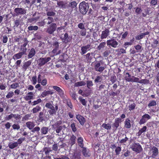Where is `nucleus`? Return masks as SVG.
<instances>
[{"label": "nucleus", "instance_id": "a18cd8bd", "mask_svg": "<svg viewBox=\"0 0 159 159\" xmlns=\"http://www.w3.org/2000/svg\"><path fill=\"white\" fill-rule=\"evenodd\" d=\"M102 126L105 129L107 130L110 129L111 128V126L110 124L108 123L107 124L105 123H103Z\"/></svg>", "mask_w": 159, "mask_h": 159}, {"label": "nucleus", "instance_id": "603ef678", "mask_svg": "<svg viewBox=\"0 0 159 159\" xmlns=\"http://www.w3.org/2000/svg\"><path fill=\"white\" fill-rule=\"evenodd\" d=\"M47 16L48 17L54 16L56 15V13L53 11H48L46 13Z\"/></svg>", "mask_w": 159, "mask_h": 159}, {"label": "nucleus", "instance_id": "f704fd0d", "mask_svg": "<svg viewBox=\"0 0 159 159\" xmlns=\"http://www.w3.org/2000/svg\"><path fill=\"white\" fill-rule=\"evenodd\" d=\"M21 117V116L19 114H13V118L15 119L16 122H20Z\"/></svg>", "mask_w": 159, "mask_h": 159}, {"label": "nucleus", "instance_id": "774afa93", "mask_svg": "<svg viewBox=\"0 0 159 159\" xmlns=\"http://www.w3.org/2000/svg\"><path fill=\"white\" fill-rule=\"evenodd\" d=\"M8 37L7 35H5L3 36V38L2 39V41L4 43H6L8 40Z\"/></svg>", "mask_w": 159, "mask_h": 159}, {"label": "nucleus", "instance_id": "338daca9", "mask_svg": "<svg viewBox=\"0 0 159 159\" xmlns=\"http://www.w3.org/2000/svg\"><path fill=\"white\" fill-rule=\"evenodd\" d=\"M136 105L134 103L131 104L129 106V110L130 111L133 110L134 109Z\"/></svg>", "mask_w": 159, "mask_h": 159}, {"label": "nucleus", "instance_id": "de8ad7c7", "mask_svg": "<svg viewBox=\"0 0 159 159\" xmlns=\"http://www.w3.org/2000/svg\"><path fill=\"white\" fill-rule=\"evenodd\" d=\"M106 44L105 42H102L100 43L97 47L98 49L100 50L102 48H103L105 47Z\"/></svg>", "mask_w": 159, "mask_h": 159}, {"label": "nucleus", "instance_id": "a19ab883", "mask_svg": "<svg viewBox=\"0 0 159 159\" xmlns=\"http://www.w3.org/2000/svg\"><path fill=\"white\" fill-rule=\"evenodd\" d=\"M86 83L83 81H80L75 83L74 84L75 87H79L85 85Z\"/></svg>", "mask_w": 159, "mask_h": 159}, {"label": "nucleus", "instance_id": "b1692460", "mask_svg": "<svg viewBox=\"0 0 159 159\" xmlns=\"http://www.w3.org/2000/svg\"><path fill=\"white\" fill-rule=\"evenodd\" d=\"M149 34V32L148 31L142 33L139 35L136 36L135 37V39L137 40H140L142 39L145 36L148 35Z\"/></svg>", "mask_w": 159, "mask_h": 159}, {"label": "nucleus", "instance_id": "aec40b11", "mask_svg": "<svg viewBox=\"0 0 159 159\" xmlns=\"http://www.w3.org/2000/svg\"><path fill=\"white\" fill-rule=\"evenodd\" d=\"M76 137L74 134H72L70 136V138L69 142V144L71 146L74 145L76 141Z\"/></svg>", "mask_w": 159, "mask_h": 159}, {"label": "nucleus", "instance_id": "a878e982", "mask_svg": "<svg viewBox=\"0 0 159 159\" xmlns=\"http://www.w3.org/2000/svg\"><path fill=\"white\" fill-rule=\"evenodd\" d=\"M77 3L76 2L73 1L69 2L68 5H67V8H70L71 9H73L77 6Z\"/></svg>", "mask_w": 159, "mask_h": 159}, {"label": "nucleus", "instance_id": "680f3d73", "mask_svg": "<svg viewBox=\"0 0 159 159\" xmlns=\"http://www.w3.org/2000/svg\"><path fill=\"white\" fill-rule=\"evenodd\" d=\"M142 117L144 119H146L147 121L150 119L151 118V117L150 116L147 114H146L144 115H143Z\"/></svg>", "mask_w": 159, "mask_h": 159}, {"label": "nucleus", "instance_id": "dca6fc26", "mask_svg": "<svg viewBox=\"0 0 159 159\" xmlns=\"http://www.w3.org/2000/svg\"><path fill=\"white\" fill-rule=\"evenodd\" d=\"M82 148H83L82 152L84 156L85 157H89L91 156V153L89 149L84 147Z\"/></svg>", "mask_w": 159, "mask_h": 159}, {"label": "nucleus", "instance_id": "6e6552de", "mask_svg": "<svg viewBox=\"0 0 159 159\" xmlns=\"http://www.w3.org/2000/svg\"><path fill=\"white\" fill-rule=\"evenodd\" d=\"M107 46L116 48L117 47L118 43L114 39H111L108 40L107 41Z\"/></svg>", "mask_w": 159, "mask_h": 159}, {"label": "nucleus", "instance_id": "1a4fd4ad", "mask_svg": "<svg viewBox=\"0 0 159 159\" xmlns=\"http://www.w3.org/2000/svg\"><path fill=\"white\" fill-rule=\"evenodd\" d=\"M125 80L126 81L134 82L137 81V77L134 76H131L128 72H126L125 73Z\"/></svg>", "mask_w": 159, "mask_h": 159}, {"label": "nucleus", "instance_id": "4be33fe9", "mask_svg": "<svg viewBox=\"0 0 159 159\" xmlns=\"http://www.w3.org/2000/svg\"><path fill=\"white\" fill-rule=\"evenodd\" d=\"M32 63L31 60H29L25 62L22 66V68L24 71H26L29 66L31 65Z\"/></svg>", "mask_w": 159, "mask_h": 159}, {"label": "nucleus", "instance_id": "c85d7f7f", "mask_svg": "<svg viewBox=\"0 0 159 159\" xmlns=\"http://www.w3.org/2000/svg\"><path fill=\"white\" fill-rule=\"evenodd\" d=\"M24 55L21 52H19V53L15 54L13 57V58L14 59H17L21 58L23 55Z\"/></svg>", "mask_w": 159, "mask_h": 159}, {"label": "nucleus", "instance_id": "f3484780", "mask_svg": "<svg viewBox=\"0 0 159 159\" xmlns=\"http://www.w3.org/2000/svg\"><path fill=\"white\" fill-rule=\"evenodd\" d=\"M110 32L108 29H106L102 31L101 36V39H106L109 35Z\"/></svg>", "mask_w": 159, "mask_h": 159}, {"label": "nucleus", "instance_id": "e433bc0d", "mask_svg": "<svg viewBox=\"0 0 159 159\" xmlns=\"http://www.w3.org/2000/svg\"><path fill=\"white\" fill-rule=\"evenodd\" d=\"M80 154L78 152H74L71 159H81Z\"/></svg>", "mask_w": 159, "mask_h": 159}, {"label": "nucleus", "instance_id": "20e7f679", "mask_svg": "<svg viewBox=\"0 0 159 159\" xmlns=\"http://www.w3.org/2000/svg\"><path fill=\"white\" fill-rule=\"evenodd\" d=\"M103 62L101 60L96 61L94 64V68L95 70L97 72H102L104 70L105 68L102 66Z\"/></svg>", "mask_w": 159, "mask_h": 159}, {"label": "nucleus", "instance_id": "cd10ccee", "mask_svg": "<svg viewBox=\"0 0 159 159\" xmlns=\"http://www.w3.org/2000/svg\"><path fill=\"white\" fill-rule=\"evenodd\" d=\"M27 45L26 43H24L20 46V49L21 52L23 53L24 54H25L27 50V48H26Z\"/></svg>", "mask_w": 159, "mask_h": 159}, {"label": "nucleus", "instance_id": "4468645a", "mask_svg": "<svg viewBox=\"0 0 159 159\" xmlns=\"http://www.w3.org/2000/svg\"><path fill=\"white\" fill-rule=\"evenodd\" d=\"M52 88L56 90L58 93V94L61 98L63 97L64 96V93L63 91L59 87L53 86Z\"/></svg>", "mask_w": 159, "mask_h": 159}, {"label": "nucleus", "instance_id": "2eb2a0df", "mask_svg": "<svg viewBox=\"0 0 159 159\" xmlns=\"http://www.w3.org/2000/svg\"><path fill=\"white\" fill-rule=\"evenodd\" d=\"M76 118L79 122L80 124L82 125H84L86 121L85 118L82 115L78 114L76 116Z\"/></svg>", "mask_w": 159, "mask_h": 159}, {"label": "nucleus", "instance_id": "13d9d810", "mask_svg": "<svg viewBox=\"0 0 159 159\" xmlns=\"http://www.w3.org/2000/svg\"><path fill=\"white\" fill-rule=\"evenodd\" d=\"M80 101L81 102L82 105L84 106H86L87 102L84 99H82V98H79Z\"/></svg>", "mask_w": 159, "mask_h": 159}, {"label": "nucleus", "instance_id": "39448f33", "mask_svg": "<svg viewBox=\"0 0 159 159\" xmlns=\"http://www.w3.org/2000/svg\"><path fill=\"white\" fill-rule=\"evenodd\" d=\"M132 150L137 153H140L142 150L143 149L139 143H134L131 145Z\"/></svg>", "mask_w": 159, "mask_h": 159}, {"label": "nucleus", "instance_id": "7ed1b4c3", "mask_svg": "<svg viewBox=\"0 0 159 159\" xmlns=\"http://www.w3.org/2000/svg\"><path fill=\"white\" fill-rule=\"evenodd\" d=\"M52 45L53 49L52 51V53L53 54V56L60 54L61 53V51L59 49V42L55 41L53 42Z\"/></svg>", "mask_w": 159, "mask_h": 159}, {"label": "nucleus", "instance_id": "f257e3e1", "mask_svg": "<svg viewBox=\"0 0 159 159\" xmlns=\"http://www.w3.org/2000/svg\"><path fill=\"white\" fill-rule=\"evenodd\" d=\"M45 107L48 109V111L49 115L51 116L56 115L57 111L58 109V106L57 105H56L55 107H54L52 103L49 102L46 104Z\"/></svg>", "mask_w": 159, "mask_h": 159}, {"label": "nucleus", "instance_id": "473e14b6", "mask_svg": "<svg viewBox=\"0 0 159 159\" xmlns=\"http://www.w3.org/2000/svg\"><path fill=\"white\" fill-rule=\"evenodd\" d=\"M147 129V127L146 126H143L142 128L139 130L137 133V135L140 136L143 133L146 131Z\"/></svg>", "mask_w": 159, "mask_h": 159}, {"label": "nucleus", "instance_id": "f03ea898", "mask_svg": "<svg viewBox=\"0 0 159 159\" xmlns=\"http://www.w3.org/2000/svg\"><path fill=\"white\" fill-rule=\"evenodd\" d=\"M80 11L82 15H85L89 8V4L84 1L80 3L79 5Z\"/></svg>", "mask_w": 159, "mask_h": 159}, {"label": "nucleus", "instance_id": "6e6d98bb", "mask_svg": "<svg viewBox=\"0 0 159 159\" xmlns=\"http://www.w3.org/2000/svg\"><path fill=\"white\" fill-rule=\"evenodd\" d=\"M19 84L17 83H13L12 84H11L10 85V88L13 89H16L17 87H19Z\"/></svg>", "mask_w": 159, "mask_h": 159}, {"label": "nucleus", "instance_id": "a211bd4d", "mask_svg": "<svg viewBox=\"0 0 159 159\" xmlns=\"http://www.w3.org/2000/svg\"><path fill=\"white\" fill-rule=\"evenodd\" d=\"M67 3L63 1H57V5L59 7L64 9L67 8Z\"/></svg>", "mask_w": 159, "mask_h": 159}, {"label": "nucleus", "instance_id": "423d86ee", "mask_svg": "<svg viewBox=\"0 0 159 159\" xmlns=\"http://www.w3.org/2000/svg\"><path fill=\"white\" fill-rule=\"evenodd\" d=\"M51 60L50 57H41L38 61V65L40 67L44 65L46 63L49 61Z\"/></svg>", "mask_w": 159, "mask_h": 159}, {"label": "nucleus", "instance_id": "49530a36", "mask_svg": "<svg viewBox=\"0 0 159 159\" xmlns=\"http://www.w3.org/2000/svg\"><path fill=\"white\" fill-rule=\"evenodd\" d=\"M52 151L50 148L45 147L43 149V151L46 155H49V153Z\"/></svg>", "mask_w": 159, "mask_h": 159}, {"label": "nucleus", "instance_id": "6ab92c4d", "mask_svg": "<svg viewBox=\"0 0 159 159\" xmlns=\"http://www.w3.org/2000/svg\"><path fill=\"white\" fill-rule=\"evenodd\" d=\"M61 39L64 43H67L70 41L71 39V38L69 36V35L67 33H66L64 34V37L62 38Z\"/></svg>", "mask_w": 159, "mask_h": 159}, {"label": "nucleus", "instance_id": "58836bf2", "mask_svg": "<svg viewBox=\"0 0 159 159\" xmlns=\"http://www.w3.org/2000/svg\"><path fill=\"white\" fill-rule=\"evenodd\" d=\"M87 87L89 89H91L92 88L93 84L92 80H88L86 81Z\"/></svg>", "mask_w": 159, "mask_h": 159}, {"label": "nucleus", "instance_id": "4c0bfd02", "mask_svg": "<svg viewBox=\"0 0 159 159\" xmlns=\"http://www.w3.org/2000/svg\"><path fill=\"white\" fill-rule=\"evenodd\" d=\"M83 138L81 137H79L77 139V142L78 144L80 147H84V144L83 143Z\"/></svg>", "mask_w": 159, "mask_h": 159}, {"label": "nucleus", "instance_id": "c9c22d12", "mask_svg": "<svg viewBox=\"0 0 159 159\" xmlns=\"http://www.w3.org/2000/svg\"><path fill=\"white\" fill-rule=\"evenodd\" d=\"M41 108V107L39 106H37L33 108L32 111L33 114L36 113L40 111Z\"/></svg>", "mask_w": 159, "mask_h": 159}, {"label": "nucleus", "instance_id": "052dcab7", "mask_svg": "<svg viewBox=\"0 0 159 159\" xmlns=\"http://www.w3.org/2000/svg\"><path fill=\"white\" fill-rule=\"evenodd\" d=\"M80 34L81 36H84L86 35V30L85 29H81L80 31Z\"/></svg>", "mask_w": 159, "mask_h": 159}, {"label": "nucleus", "instance_id": "bf43d9fd", "mask_svg": "<svg viewBox=\"0 0 159 159\" xmlns=\"http://www.w3.org/2000/svg\"><path fill=\"white\" fill-rule=\"evenodd\" d=\"M147 122V120L144 119L143 118L142 116L141 118L140 119V120L139 122V124L140 125H141Z\"/></svg>", "mask_w": 159, "mask_h": 159}, {"label": "nucleus", "instance_id": "79ce46f5", "mask_svg": "<svg viewBox=\"0 0 159 159\" xmlns=\"http://www.w3.org/2000/svg\"><path fill=\"white\" fill-rule=\"evenodd\" d=\"M102 80V77L101 76H97L94 80V82L95 84L101 82Z\"/></svg>", "mask_w": 159, "mask_h": 159}, {"label": "nucleus", "instance_id": "69168bd1", "mask_svg": "<svg viewBox=\"0 0 159 159\" xmlns=\"http://www.w3.org/2000/svg\"><path fill=\"white\" fill-rule=\"evenodd\" d=\"M62 126L57 127V128H54V129L55 130L57 133H59L62 129Z\"/></svg>", "mask_w": 159, "mask_h": 159}, {"label": "nucleus", "instance_id": "3c124183", "mask_svg": "<svg viewBox=\"0 0 159 159\" xmlns=\"http://www.w3.org/2000/svg\"><path fill=\"white\" fill-rule=\"evenodd\" d=\"M70 127L71 128L72 131L74 133L75 132L77 131V128L74 123H72L71 124Z\"/></svg>", "mask_w": 159, "mask_h": 159}, {"label": "nucleus", "instance_id": "9b49d317", "mask_svg": "<svg viewBox=\"0 0 159 159\" xmlns=\"http://www.w3.org/2000/svg\"><path fill=\"white\" fill-rule=\"evenodd\" d=\"M14 12L16 13V16L24 15L25 14L26 12L25 10L21 7L15 8L14 9Z\"/></svg>", "mask_w": 159, "mask_h": 159}, {"label": "nucleus", "instance_id": "0eeeda50", "mask_svg": "<svg viewBox=\"0 0 159 159\" xmlns=\"http://www.w3.org/2000/svg\"><path fill=\"white\" fill-rule=\"evenodd\" d=\"M57 25L54 23H52L50 25L47 29L46 32L50 34H53L57 28Z\"/></svg>", "mask_w": 159, "mask_h": 159}, {"label": "nucleus", "instance_id": "864d4df0", "mask_svg": "<svg viewBox=\"0 0 159 159\" xmlns=\"http://www.w3.org/2000/svg\"><path fill=\"white\" fill-rule=\"evenodd\" d=\"M28 29L29 30H36L38 29V27L37 26H30L28 27Z\"/></svg>", "mask_w": 159, "mask_h": 159}, {"label": "nucleus", "instance_id": "37998d69", "mask_svg": "<svg viewBox=\"0 0 159 159\" xmlns=\"http://www.w3.org/2000/svg\"><path fill=\"white\" fill-rule=\"evenodd\" d=\"M48 128L46 127H43L41 129V132L43 134H46L48 133Z\"/></svg>", "mask_w": 159, "mask_h": 159}, {"label": "nucleus", "instance_id": "8fccbe9b", "mask_svg": "<svg viewBox=\"0 0 159 159\" xmlns=\"http://www.w3.org/2000/svg\"><path fill=\"white\" fill-rule=\"evenodd\" d=\"M41 102L42 100L41 99H38L37 100L34 101L33 102H32L31 103V105L32 106L36 105Z\"/></svg>", "mask_w": 159, "mask_h": 159}, {"label": "nucleus", "instance_id": "09e8293b", "mask_svg": "<svg viewBox=\"0 0 159 159\" xmlns=\"http://www.w3.org/2000/svg\"><path fill=\"white\" fill-rule=\"evenodd\" d=\"M156 105V101L154 100H152L150 102L148 105V106L149 107H151L155 106Z\"/></svg>", "mask_w": 159, "mask_h": 159}, {"label": "nucleus", "instance_id": "7c9ffc66", "mask_svg": "<svg viewBox=\"0 0 159 159\" xmlns=\"http://www.w3.org/2000/svg\"><path fill=\"white\" fill-rule=\"evenodd\" d=\"M137 81H135V82H137L140 84H148L149 83V80L147 79H142L139 80V78L137 77Z\"/></svg>", "mask_w": 159, "mask_h": 159}, {"label": "nucleus", "instance_id": "5fc2aeb1", "mask_svg": "<svg viewBox=\"0 0 159 159\" xmlns=\"http://www.w3.org/2000/svg\"><path fill=\"white\" fill-rule=\"evenodd\" d=\"M14 95V92L12 91H10L8 92V93L6 96L7 98H9L12 97Z\"/></svg>", "mask_w": 159, "mask_h": 159}, {"label": "nucleus", "instance_id": "72a5a7b5", "mask_svg": "<svg viewBox=\"0 0 159 159\" xmlns=\"http://www.w3.org/2000/svg\"><path fill=\"white\" fill-rule=\"evenodd\" d=\"M28 94L30 95H28L26 96L25 97H24V99L26 101H28L29 100H30L33 98V93L32 92H30L28 93Z\"/></svg>", "mask_w": 159, "mask_h": 159}, {"label": "nucleus", "instance_id": "9d476101", "mask_svg": "<svg viewBox=\"0 0 159 159\" xmlns=\"http://www.w3.org/2000/svg\"><path fill=\"white\" fill-rule=\"evenodd\" d=\"M121 118H116L114 122L112 124V127L114 131L116 130L118 127L120 126V124L121 122Z\"/></svg>", "mask_w": 159, "mask_h": 159}, {"label": "nucleus", "instance_id": "c756f323", "mask_svg": "<svg viewBox=\"0 0 159 159\" xmlns=\"http://www.w3.org/2000/svg\"><path fill=\"white\" fill-rule=\"evenodd\" d=\"M124 127L127 129L130 128L131 127L130 120L129 118H127L125 121Z\"/></svg>", "mask_w": 159, "mask_h": 159}, {"label": "nucleus", "instance_id": "ea45409f", "mask_svg": "<svg viewBox=\"0 0 159 159\" xmlns=\"http://www.w3.org/2000/svg\"><path fill=\"white\" fill-rule=\"evenodd\" d=\"M44 114L43 112H40L38 116L39 120V122H42L44 120Z\"/></svg>", "mask_w": 159, "mask_h": 159}, {"label": "nucleus", "instance_id": "5701e85b", "mask_svg": "<svg viewBox=\"0 0 159 159\" xmlns=\"http://www.w3.org/2000/svg\"><path fill=\"white\" fill-rule=\"evenodd\" d=\"M36 54V51L34 48H32L30 49L28 55V59H30L33 57Z\"/></svg>", "mask_w": 159, "mask_h": 159}, {"label": "nucleus", "instance_id": "e2e57ef3", "mask_svg": "<svg viewBox=\"0 0 159 159\" xmlns=\"http://www.w3.org/2000/svg\"><path fill=\"white\" fill-rule=\"evenodd\" d=\"M142 11L141 7H137L135 10V12L136 13L137 15H139L140 14L141 12Z\"/></svg>", "mask_w": 159, "mask_h": 159}, {"label": "nucleus", "instance_id": "393cba45", "mask_svg": "<svg viewBox=\"0 0 159 159\" xmlns=\"http://www.w3.org/2000/svg\"><path fill=\"white\" fill-rule=\"evenodd\" d=\"M26 125L27 127L30 130L32 129L35 126V124L34 122H27L26 123Z\"/></svg>", "mask_w": 159, "mask_h": 159}, {"label": "nucleus", "instance_id": "ddd939ff", "mask_svg": "<svg viewBox=\"0 0 159 159\" xmlns=\"http://www.w3.org/2000/svg\"><path fill=\"white\" fill-rule=\"evenodd\" d=\"M91 48V45L90 44H88L86 46H82L81 47V54L83 55L85 54L88 51H89Z\"/></svg>", "mask_w": 159, "mask_h": 159}, {"label": "nucleus", "instance_id": "f8f14e48", "mask_svg": "<svg viewBox=\"0 0 159 159\" xmlns=\"http://www.w3.org/2000/svg\"><path fill=\"white\" fill-rule=\"evenodd\" d=\"M111 148L113 150L115 149V151L116 155H119L121 150V148L120 147H116V144H114L111 145Z\"/></svg>", "mask_w": 159, "mask_h": 159}, {"label": "nucleus", "instance_id": "0e129e2a", "mask_svg": "<svg viewBox=\"0 0 159 159\" xmlns=\"http://www.w3.org/2000/svg\"><path fill=\"white\" fill-rule=\"evenodd\" d=\"M40 130V128L39 126H36L31 131L32 132H39Z\"/></svg>", "mask_w": 159, "mask_h": 159}, {"label": "nucleus", "instance_id": "bb28decb", "mask_svg": "<svg viewBox=\"0 0 159 159\" xmlns=\"http://www.w3.org/2000/svg\"><path fill=\"white\" fill-rule=\"evenodd\" d=\"M53 92L51 91H46L45 90L42 92L41 94V96L42 97L44 98L49 95H52L53 94Z\"/></svg>", "mask_w": 159, "mask_h": 159}, {"label": "nucleus", "instance_id": "c03bdc74", "mask_svg": "<svg viewBox=\"0 0 159 159\" xmlns=\"http://www.w3.org/2000/svg\"><path fill=\"white\" fill-rule=\"evenodd\" d=\"M62 123V122L61 120H59L57 121L54 124L52 125L53 128H57V127L61 126V125Z\"/></svg>", "mask_w": 159, "mask_h": 159}, {"label": "nucleus", "instance_id": "4d7b16f0", "mask_svg": "<svg viewBox=\"0 0 159 159\" xmlns=\"http://www.w3.org/2000/svg\"><path fill=\"white\" fill-rule=\"evenodd\" d=\"M12 128L14 130H18L20 128V125L18 124H14L12 125Z\"/></svg>", "mask_w": 159, "mask_h": 159}, {"label": "nucleus", "instance_id": "2f4dec72", "mask_svg": "<svg viewBox=\"0 0 159 159\" xmlns=\"http://www.w3.org/2000/svg\"><path fill=\"white\" fill-rule=\"evenodd\" d=\"M9 148L11 149H13L18 146L17 142H10L8 145Z\"/></svg>", "mask_w": 159, "mask_h": 159}, {"label": "nucleus", "instance_id": "412c9836", "mask_svg": "<svg viewBox=\"0 0 159 159\" xmlns=\"http://www.w3.org/2000/svg\"><path fill=\"white\" fill-rule=\"evenodd\" d=\"M152 154L151 157L153 158H155L158 154V148L155 147H153L152 149Z\"/></svg>", "mask_w": 159, "mask_h": 159}]
</instances>
